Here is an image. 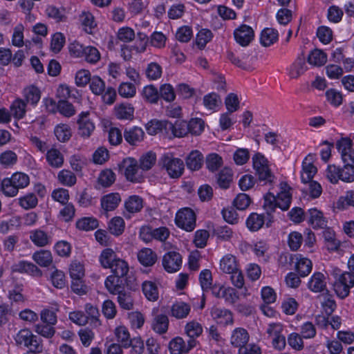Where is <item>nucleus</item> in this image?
I'll use <instances>...</instances> for the list:
<instances>
[{
    "instance_id": "f257e3e1",
    "label": "nucleus",
    "mask_w": 354,
    "mask_h": 354,
    "mask_svg": "<svg viewBox=\"0 0 354 354\" xmlns=\"http://www.w3.org/2000/svg\"><path fill=\"white\" fill-rule=\"evenodd\" d=\"M279 189L280 191L277 196L271 193L264 196L263 207L268 212H272L276 207L283 211L290 207L292 199L290 187L286 183L282 182L279 185Z\"/></svg>"
},
{
    "instance_id": "f03ea898",
    "label": "nucleus",
    "mask_w": 354,
    "mask_h": 354,
    "mask_svg": "<svg viewBox=\"0 0 354 354\" xmlns=\"http://www.w3.org/2000/svg\"><path fill=\"white\" fill-rule=\"evenodd\" d=\"M98 261L103 268L110 269L113 274L126 275L129 272L127 262L118 257L111 248H106L102 250L99 255Z\"/></svg>"
},
{
    "instance_id": "7ed1b4c3",
    "label": "nucleus",
    "mask_w": 354,
    "mask_h": 354,
    "mask_svg": "<svg viewBox=\"0 0 354 354\" xmlns=\"http://www.w3.org/2000/svg\"><path fill=\"white\" fill-rule=\"evenodd\" d=\"M332 275L334 277L333 286L336 295L340 299H345L354 286V275L349 272H342L337 268L333 270Z\"/></svg>"
},
{
    "instance_id": "20e7f679",
    "label": "nucleus",
    "mask_w": 354,
    "mask_h": 354,
    "mask_svg": "<svg viewBox=\"0 0 354 354\" xmlns=\"http://www.w3.org/2000/svg\"><path fill=\"white\" fill-rule=\"evenodd\" d=\"M158 164L161 169L165 171L172 178H179L184 171L183 161L169 153L162 156L159 159Z\"/></svg>"
},
{
    "instance_id": "39448f33",
    "label": "nucleus",
    "mask_w": 354,
    "mask_h": 354,
    "mask_svg": "<svg viewBox=\"0 0 354 354\" xmlns=\"http://www.w3.org/2000/svg\"><path fill=\"white\" fill-rule=\"evenodd\" d=\"M253 168L257 174L259 180L266 183H272L274 179L268 159L261 153H257L252 157Z\"/></svg>"
},
{
    "instance_id": "423d86ee",
    "label": "nucleus",
    "mask_w": 354,
    "mask_h": 354,
    "mask_svg": "<svg viewBox=\"0 0 354 354\" xmlns=\"http://www.w3.org/2000/svg\"><path fill=\"white\" fill-rule=\"evenodd\" d=\"M120 172L123 174L126 179L132 183H140L143 178L142 171H140L138 161L131 157L122 160L118 165Z\"/></svg>"
},
{
    "instance_id": "0eeeda50",
    "label": "nucleus",
    "mask_w": 354,
    "mask_h": 354,
    "mask_svg": "<svg viewBox=\"0 0 354 354\" xmlns=\"http://www.w3.org/2000/svg\"><path fill=\"white\" fill-rule=\"evenodd\" d=\"M283 326L279 322H272L268 324L266 333L271 340L272 347L278 351L285 348L286 341L283 335Z\"/></svg>"
},
{
    "instance_id": "6e6552de",
    "label": "nucleus",
    "mask_w": 354,
    "mask_h": 354,
    "mask_svg": "<svg viewBox=\"0 0 354 354\" xmlns=\"http://www.w3.org/2000/svg\"><path fill=\"white\" fill-rule=\"evenodd\" d=\"M196 220L194 212L189 207L182 208L178 210L175 217L176 225L187 232L194 230L196 227Z\"/></svg>"
},
{
    "instance_id": "1a4fd4ad",
    "label": "nucleus",
    "mask_w": 354,
    "mask_h": 354,
    "mask_svg": "<svg viewBox=\"0 0 354 354\" xmlns=\"http://www.w3.org/2000/svg\"><path fill=\"white\" fill-rule=\"evenodd\" d=\"M78 134L81 138L87 139L95 129V124L89 111L81 112L77 118Z\"/></svg>"
},
{
    "instance_id": "9d476101",
    "label": "nucleus",
    "mask_w": 354,
    "mask_h": 354,
    "mask_svg": "<svg viewBox=\"0 0 354 354\" xmlns=\"http://www.w3.org/2000/svg\"><path fill=\"white\" fill-rule=\"evenodd\" d=\"M197 341L189 339L185 342L181 337L172 338L169 342L168 348L170 354H187L196 346Z\"/></svg>"
},
{
    "instance_id": "9b49d317",
    "label": "nucleus",
    "mask_w": 354,
    "mask_h": 354,
    "mask_svg": "<svg viewBox=\"0 0 354 354\" xmlns=\"http://www.w3.org/2000/svg\"><path fill=\"white\" fill-rule=\"evenodd\" d=\"M182 265V257L176 252H169L162 257V266L169 273L178 271Z\"/></svg>"
},
{
    "instance_id": "f8f14e48",
    "label": "nucleus",
    "mask_w": 354,
    "mask_h": 354,
    "mask_svg": "<svg viewBox=\"0 0 354 354\" xmlns=\"http://www.w3.org/2000/svg\"><path fill=\"white\" fill-rule=\"evenodd\" d=\"M212 292L216 297L223 299L229 304H234L238 299L235 290L229 286L215 284L212 288Z\"/></svg>"
},
{
    "instance_id": "ddd939ff",
    "label": "nucleus",
    "mask_w": 354,
    "mask_h": 354,
    "mask_svg": "<svg viewBox=\"0 0 354 354\" xmlns=\"http://www.w3.org/2000/svg\"><path fill=\"white\" fill-rule=\"evenodd\" d=\"M15 342L19 345L25 347H30L38 351L39 344L37 341V337L28 329L20 330L15 337Z\"/></svg>"
},
{
    "instance_id": "4468645a",
    "label": "nucleus",
    "mask_w": 354,
    "mask_h": 354,
    "mask_svg": "<svg viewBox=\"0 0 354 354\" xmlns=\"http://www.w3.org/2000/svg\"><path fill=\"white\" fill-rule=\"evenodd\" d=\"M315 156L312 154L308 155L302 162V169L301 171V180L303 183H307L313 180L317 169L314 165Z\"/></svg>"
},
{
    "instance_id": "2eb2a0df",
    "label": "nucleus",
    "mask_w": 354,
    "mask_h": 354,
    "mask_svg": "<svg viewBox=\"0 0 354 354\" xmlns=\"http://www.w3.org/2000/svg\"><path fill=\"white\" fill-rule=\"evenodd\" d=\"M336 147L344 162L354 163V150L352 149V142L349 138H343L339 140L336 142Z\"/></svg>"
},
{
    "instance_id": "dca6fc26",
    "label": "nucleus",
    "mask_w": 354,
    "mask_h": 354,
    "mask_svg": "<svg viewBox=\"0 0 354 354\" xmlns=\"http://www.w3.org/2000/svg\"><path fill=\"white\" fill-rule=\"evenodd\" d=\"M235 40L242 46H248L254 39L253 29L245 24L240 26L234 31Z\"/></svg>"
},
{
    "instance_id": "f3484780",
    "label": "nucleus",
    "mask_w": 354,
    "mask_h": 354,
    "mask_svg": "<svg viewBox=\"0 0 354 354\" xmlns=\"http://www.w3.org/2000/svg\"><path fill=\"white\" fill-rule=\"evenodd\" d=\"M307 221L314 229L324 228L328 223L326 218L324 216L323 212L314 207L310 208L307 212Z\"/></svg>"
},
{
    "instance_id": "a211bd4d",
    "label": "nucleus",
    "mask_w": 354,
    "mask_h": 354,
    "mask_svg": "<svg viewBox=\"0 0 354 354\" xmlns=\"http://www.w3.org/2000/svg\"><path fill=\"white\" fill-rule=\"evenodd\" d=\"M250 340V335L247 330L243 328H234L230 336V344L234 347L239 350Z\"/></svg>"
},
{
    "instance_id": "6ab92c4d",
    "label": "nucleus",
    "mask_w": 354,
    "mask_h": 354,
    "mask_svg": "<svg viewBox=\"0 0 354 354\" xmlns=\"http://www.w3.org/2000/svg\"><path fill=\"white\" fill-rule=\"evenodd\" d=\"M326 277L320 272H315L309 279L307 287L313 292H321L326 289Z\"/></svg>"
},
{
    "instance_id": "aec40b11",
    "label": "nucleus",
    "mask_w": 354,
    "mask_h": 354,
    "mask_svg": "<svg viewBox=\"0 0 354 354\" xmlns=\"http://www.w3.org/2000/svg\"><path fill=\"white\" fill-rule=\"evenodd\" d=\"M12 270L21 273H27L33 277H40L42 276V271L34 263L20 261L12 266Z\"/></svg>"
},
{
    "instance_id": "412c9836",
    "label": "nucleus",
    "mask_w": 354,
    "mask_h": 354,
    "mask_svg": "<svg viewBox=\"0 0 354 354\" xmlns=\"http://www.w3.org/2000/svg\"><path fill=\"white\" fill-rule=\"evenodd\" d=\"M82 29L87 34H93L97 27V23L91 12L83 10L78 17Z\"/></svg>"
},
{
    "instance_id": "4be33fe9",
    "label": "nucleus",
    "mask_w": 354,
    "mask_h": 354,
    "mask_svg": "<svg viewBox=\"0 0 354 354\" xmlns=\"http://www.w3.org/2000/svg\"><path fill=\"white\" fill-rule=\"evenodd\" d=\"M219 269L223 272L229 274L237 272L239 265L236 257L231 254L224 255L220 260Z\"/></svg>"
},
{
    "instance_id": "5701e85b",
    "label": "nucleus",
    "mask_w": 354,
    "mask_h": 354,
    "mask_svg": "<svg viewBox=\"0 0 354 354\" xmlns=\"http://www.w3.org/2000/svg\"><path fill=\"white\" fill-rule=\"evenodd\" d=\"M142 292L145 298L149 301L155 302L159 299V290L156 281L146 280L142 283Z\"/></svg>"
},
{
    "instance_id": "b1692460",
    "label": "nucleus",
    "mask_w": 354,
    "mask_h": 354,
    "mask_svg": "<svg viewBox=\"0 0 354 354\" xmlns=\"http://www.w3.org/2000/svg\"><path fill=\"white\" fill-rule=\"evenodd\" d=\"M121 202L119 193H109L103 196L100 200L102 208L106 212L113 211L118 207Z\"/></svg>"
},
{
    "instance_id": "393cba45",
    "label": "nucleus",
    "mask_w": 354,
    "mask_h": 354,
    "mask_svg": "<svg viewBox=\"0 0 354 354\" xmlns=\"http://www.w3.org/2000/svg\"><path fill=\"white\" fill-rule=\"evenodd\" d=\"M139 263L145 267H151L157 261V254L151 248H143L137 253Z\"/></svg>"
},
{
    "instance_id": "a878e982",
    "label": "nucleus",
    "mask_w": 354,
    "mask_h": 354,
    "mask_svg": "<svg viewBox=\"0 0 354 354\" xmlns=\"http://www.w3.org/2000/svg\"><path fill=\"white\" fill-rule=\"evenodd\" d=\"M294 259L295 269L301 277H306L311 272L313 263L309 259L301 254H296Z\"/></svg>"
},
{
    "instance_id": "bb28decb",
    "label": "nucleus",
    "mask_w": 354,
    "mask_h": 354,
    "mask_svg": "<svg viewBox=\"0 0 354 354\" xmlns=\"http://www.w3.org/2000/svg\"><path fill=\"white\" fill-rule=\"evenodd\" d=\"M125 275L113 274L109 275L104 281V286L109 293L116 295L122 289L121 278Z\"/></svg>"
},
{
    "instance_id": "cd10ccee",
    "label": "nucleus",
    "mask_w": 354,
    "mask_h": 354,
    "mask_svg": "<svg viewBox=\"0 0 354 354\" xmlns=\"http://www.w3.org/2000/svg\"><path fill=\"white\" fill-rule=\"evenodd\" d=\"M145 132L140 127H133L124 132L125 140L131 145H136L144 139Z\"/></svg>"
},
{
    "instance_id": "c85d7f7f",
    "label": "nucleus",
    "mask_w": 354,
    "mask_h": 354,
    "mask_svg": "<svg viewBox=\"0 0 354 354\" xmlns=\"http://www.w3.org/2000/svg\"><path fill=\"white\" fill-rule=\"evenodd\" d=\"M46 159L48 165L54 168L61 167L64 161L63 154L56 147H52L47 150Z\"/></svg>"
},
{
    "instance_id": "c756f323",
    "label": "nucleus",
    "mask_w": 354,
    "mask_h": 354,
    "mask_svg": "<svg viewBox=\"0 0 354 354\" xmlns=\"http://www.w3.org/2000/svg\"><path fill=\"white\" fill-rule=\"evenodd\" d=\"M32 260L40 267L50 266L53 261V255L49 250H40L32 254Z\"/></svg>"
},
{
    "instance_id": "7c9ffc66",
    "label": "nucleus",
    "mask_w": 354,
    "mask_h": 354,
    "mask_svg": "<svg viewBox=\"0 0 354 354\" xmlns=\"http://www.w3.org/2000/svg\"><path fill=\"white\" fill-rule=\"evenodd\" d=\"M324 245L327 250L335 251L340 246V241L336 238L335 232L330 228H326L322 232Z\"/></svg>"
},
{
    "instance_id": "2f4dec72",
    "label": "nucleus",
    "mask_w": 354,
    "mask_h": 354,
    "mask_svg": "<svg viewBox=\"0 0 354 354\" xmlns=\"http://www.w3.org/2000/svg\"><path fill=\"white\" fill-rule=\"evenodd\" d=\"M211 316L221 324L227 325L233 322L231 312L226 309L213 308L211 310Z\"/></svg>"
},
{
    "instance_id": "473e14b6",
    "label": "nucleus",
    "mask_w": 354,
    "mask_h": 354,
    "mask_svg": "<svg viewBox=\"0 0 354 354\" xmlns=\"http://www.w3.org/2000/svg\"><path fill=\"white\" fill-rule=\"evenodd\" d=\"M190 311L191 306L184 301H176L171 307V315L178 319L186 318Z\"/></svg>"
},
{
    "instance_id": "72a5a7b5",
    "label": "nucleus",
    "mask_w": 354,
    "mask_h": 354,
    "mask_svg": "<svg viewBox=\"0 0 354 354\" xmlns=\"http://www.w3.org/2000/svg\"><path fill=\"white\" fill-rule=\"evenodd\" d=\"M116 118L120 120H131L134 115V108L129 103H121L114 107Z\"/></svg>"
},
{
    "instance_id": "f704fd0d",
    "label": "nucleus",
    "mask_w": 354,
    "mask_h": 354,
    "mask_svg": "<svg viewBox=\"0 0 354 354\" xmlns=\"http://www.w3.org/2000/svg\"><path fill=\"white\" fill-rule=\"evenodd\" d=\"M30 239L38 247H44L51 242L50 236L44 231L37 229L30 232Z\"/></svg>"
},
{
    "instance_id": "c9c22d12",
    "label": "nucleus",
    "mask_w": 354,
    "mask_h": 354,
    "mask_svg": "<svg viewBox=\"0 0 354 354\" xmlns=\"http://www.w3.org/2000/svg\"><path fill=\"white\" fill-rule=\"evenodd\" d=\"M49 281L57 289H63L67 285L66 277L64 271L55 268L49 275Z\"/></svg>"
},
{
    "instance_id": "e433bc0d",
    "label": "nucleus",
    "mask_w": 354,
    "mask_h": 354,
    "mask_svg": "<svg viewBox=\"0 0 354 354\" xmlns=\"http://www.w3.org/2000/svg\"><path fill=\"white\" fill-rule=\"evenodd\" d=\"M0 191L5 196L12 198L16 196L19 190L10 176L2 179L0 184Z\"/></svg>"
},
{
    "instance_id": "4c0bfd02",
    "label": "nucleus",
    "mask_w": 354,
    "mask_h": 354,
    "mask_svg": "<svg viewBox=\"0 0 354 354\" xmlns=\"http://www.w3.org/2000/svg\"><path fill=\"white\" fill-rule=\"evenodd\" d=\"M203 331L202 325L195 320L187 322L184 327V333L189 339L196 340V338L202 335Z\"/></svg>"
},
{
    "instance_id": "58836bf2",
    "label": "nucleus",
    "mask_w": 354,
    "mask_h": 354,
    "mask_svg": "<svg viewBox=\"0 0 354 354\" xmlns=\"http://www.w3.org/2000/svg\"><path fill=\"white\" fill-rule=\"evenodd\" d=\"M23 95L27 103L36 106L41 99V91L37 87L30 85L24 88Z\"/></svg>"
},
{
    "instance_id": "ea45409f",
    "label": "nucleus",
    "mask_w": 354,
    "mask_h": 354,
    "mask_svg": "<svg viewBox=\"0 0 354 354\" xmlns=\"http://www.w3.org/2000/svg\"><path fill=\"white\" fill-rule=\"evenodd\" d=\"M203 163V156L198 150L192 151L190 152L186 159V164L188 169L190 170L199 169Z\"/></svg>"
},
{
    "instance_id": "a19ab883",
    "label": "nucleus",
    "mask_w": 354,
    "mask_h": 354,
    "mask_svg": "<svg viewBox=\"0 0 354 354\" xmlns=\"http://www.w3.org/2000/svg\"><path fill=\"white\" fill-rule=\"evenodd\" d=\"M279 34L277 30L267 28L262 30L260 36L261 44L266 47L270 46L277 41Z\"/></svg>"
},
{
    "instance_id": "79ce46f5",
    "label": "nucleus",
    "mask_w": 354,
    "mask_h": 354,
    "mask_svg": "<svg viewBox=\"0 0 354 354\" xmlns=\"http://www.w3.org/2000/svg\"><path fill=\"white\" fill-rule=\"evenodd\" d=\"M327 62V55L322 50L314 49L308 56V62L314 66H321Z\"/></svg>"
},
{
    "instance_id": "37998d69",
    "label": "nucleus",
    "mask_w": 354,
    "mask_h": 354,
    "mask_svg": "<svg viewBox=\"0 0 354 354\" xmlns=\"http://www.w3.org/2000/svg\"><path fill=\"white\" fill-rule=\"evenodd\" d=\"M203 103L207 110L217 111L221 104V99L216 93H210L203 97Z\"/></svg>"
},
{
    "instance_id": "c03bdc74",
    "label": "nucleus",
    "mask_w": 354,
    "mask_h": 354,
    "mask_svg": "<svg viewBox=\"0 0 354 354\" xmlns=\"http://www.w3.org/2000/svg\"><path fill=\"white\" fill-rule=\"evenodd\" d=\"M169 319L165 315H156L151 324L153 330L159 334H164L168 330Z\"/></svg>"
},
{
    "instance_id": "a18cd8bd",
    "label": "nucleus",
    "mask_w": 354,
    "mask_h": 354,
    "mask_svg": "<svg viewBox=\"0 0 354 354\" xmlns=\"http://www.w3.org/2000/svg\"><path fill=\"white\" fill-rule=\"evenodd\" d=\"M68 273L71 279H84L85 276L84 265L77 261H73L68 267Z\"/></svg>"
},
{
    "instance_id": "49530a36",
    "label": "nucleus",
    "mask_w": 354,
    "mask_h": 354,
    "mask_svg": "<svg viewBox=\"0 0 354 354\" xmlns=\"http://www.w3.org/2000/svg\"><path fill=\"white\" fill-rule=\"evenodd\" d=\"M24 30L25 26L23 24L19 23L14 26L11 37L12 44L14 46L20 48L24 44Z\"/></svg>"
},
{
    "instance_id": "de8ad7c7",
    "label": "nucleus",
    "mask_w": 354,
    "mask_h": 354,
    "mask_svg": "<svg viewBox=\"0 0 354 354\" xmlns=\"http://www.w3.org/2000/svg\"><path fill=\"white\" fill-rule=\"evenodd\" d=\"M54 133L59 142H65L71 138L72 131L68 124L60 123L55 126Z\"/></svg>"
},
{
    "instance_id": "09e8293b",
    "label": "nucleus",
    "mask_w": 354,
    "mask_h": 354,
    "mask_svg": "<svg viewBox=\"0 0 354 354\" xmlns=\"http://www.w3.org/2000/svg\"><path fill=\"white\" fill-rule=\"evenodd\" d=\"M265 223L263 215L252 213L246 220V225L249 230L256 232L260 230Z\"/></svg>"
},
{
    "instance_id": "8fccbe9b",
    "label": "nucleus",
    "mask_w": 354,
    "mask_h": 354,
    "mask_svg": "<svg viewBox=\"0 0 354 354\" xmlns=\"http://www.w3.org/2000/svg\"><path fill=\"white\" fill-rule=\"evenodd\" d=\"M66 42L64 35L57 32L51 35L50 41V50L53 53H58L61 51Z\"/></svg>"
},
{
    "instance_id": "3c124183",
    "label": "nucleus",
    "mask_w": 354,
    "mask_h": 354,
    "mask_svg": "<svg viewBox=\"0 0 354 354\" xmlns=\"http://www.w3.org/2000/svg\"><path fill=\"white\" fill-rule=\"evenodd\" d=\"M125 209L130 213L140 212L143 207L142 198L138 196H129L124 203Z\"/></svg>"
},
{
    "instance_id": "603ef678",
    "label": "nucleus",
    "mask_w": 354,
    "mask_h": 354,
    "mask_svg": "<svg viewBox=\"0 0 354 354\" xmlns=\"http://www.w3.org/2000/svg\"><path fill=\"white\" fill-rule=\"evenodd\" d=\"M306 70L304 59H298L289 67L288 75L291 78L295 79L304 74Z\"/></svg>"
},
{
    "instance_id": "864d4df0",
    "label": "nucleus",
    "mask_w": 354,
    "mask_h": 354,
    "mask_svg": "<svg viewBox=\"0 0 354 354\" xmlns=\"http://www.w3.org/2000/svg\"><path fill=\"white\" fill-rule=\"evenodd\" d=\"M124 219L120 216H115L109 222L108 229L111 234L119 236L124 232Z\"/></svg>"
},
{
    "instance_id": "5fc2aeb1",
    "label": "nucleus",
    "mask_w": 354,
    "mask_h": 354,
    "mask_svg": "<svg viewBox=\"0 0 354 354\" xmlns=\"http://www.w3.org/2000/svg\"><path fill=\"white\" fill-rule=\"evenodd\" d=\"M349 206L354 207V191H348L344 196H340L335 203V208L338 210L346 209Z\"/></svg>"
},
{
    "instance_id": "6e6d98bb",
    "label": "nucleus",
    "mask_w": 354,
    "mask_h": 354,
    "mask_svg": "<svg viewBox=\"0 0 354 354\" xmlns=\"http://www.w3.org/2000/svg\"><path fill=\"white\" fill-rule=\"evenodd\" d=\"M59 183L64 186L72 187L77 181L75 175L68 169H62L57 174Z\"/></svg>"
},
{
    "instance_id": "4d7b16f0",
    "label": "nucleus",
    "mask_w": 354,
    "mask_h": 354,
    "mask_svg": "<svg viewBox=\"0 0 354 354\" xmlns=\"http://www.w3.org/2000/svg\"><path fill=\"white\" fill-rule=\"evenodd\" d=\"M156 162V155L152 151L144 153L139 160V167L142 171H148L152 168Z\"/></svg>"
},
{
    "instance_id": "13d9d810",
    "label": "nucleus",
    "mask_w": 354,
    "mask_h": 354,
    "mask_svg": "<svg viewBox=\"0 0 354 354\" xmlns=\"http://www.w3.org/2000/svg\"><path fill=\"white\" fill-rule=\"evenodd\" d=\"M26 103L20 98H17L13 101L10 106L11 114L17 119L24 118L26 114Z\"/></svg>"
},
{
    "instance_id": "bf43d9fd",
    "label": "nucleus",
    "mask_w": 354,
    "mask_h": 354,
    "mask_svg": "<svg viewBox=\"0 0 354 354\" xmlns=\"http://www.w3.org/2000/svg\"><path fill=\"white\" fill-rule=\"evenodd\" d=\"M168 128L171 129L174 136L181 138L189 133L188 123L184 120L176 121L174 124L168 122Z\"/></svg>"
},
{
    "instance_id": "052dcab7",
    "label": "nucleus",
    "mask_w": 354,
    "mask_h": 354,
    "mask_svg": "<svg viewBox=\"0 0 354 354\" xmlns=\"http://www.w3.org/2000/svg\"><path fill=\"white\" fill-rule=\"evenodd\" d=\"M115 335L117 341L119 342L121 345L124 347H129L131 344L130 334L128 329L124 326H120L115 330Z\"/></svg>"
},
{
    "instance_id": "680f3d73",
    "label": "nucleus",
    "mask_w": 354,
    "mask_h": 354,
    "mask_svg": "<svg viewBox=\"0 0 354 354\" xmlns=\"http://www.w3.org/2000/svg\"><path fill=\"white\" fill-rule=\"evenodd\" d=\"M232 171L229 168H224L218 174L217 183L222 189H227L232 181Z\"/></svg>"
},
{
    "instance_id": "e2e57ef3",
    "label": "nucleus",
    "mask_w": 354,
    "mask_h": 354,
    "mask_svg": "<svg viewBox=\"0 0 354 354\" xmlns=\"http://www.w3.org/2000/svg\"><path fill=\"white\" fill-rule=\"evenodd\" d=\"M115 180V175L111 169L102 170L97 178L98 183L103 187H110Z\"/></svg>"
},
{
    "instance_id": "0e129e2a",
    "label": "nucleus",
    "mask_w": 354,
    "mask_h": 354,
    "mask_svg": "<svg viewBox=\"0 0 354 354\" xmlns=\"http://www.w3.org/2000/svg\"><path fill=\"white\" fill-rule=\"evenodd\" d=\"M118 93L124 98L133 97L136 94V84L127 82H122L118 86Z\"/></svg>"
},
{
    "instance_id": "69168bd1",
    "label": "nucleus",
    "mask_w": 354,
    "mask_h": 354,
    "mask_svg": "<svg viewBox=\"0 0 354 354\" xmlns=\"http://www.w3.org/2000/svg\"><path fill=\"white\" fill-rule=\"evenodd\" d=\"M98 221L93 217H84L76 222V227L81 230L90 231L97 228Z\"/></svg>"
},
{
    "instance_id": "338daca9",
    "label": "nucleus",
    "mask_w": 354,
    "mask_h": 354,
    "mask_svg": "<svg viewBox=\"0 0 354 354\" xmlns=\"http://www.w3.org/2000/svg\"><path fill=\"white\" fill-rule=\"evenodd\" d=\"M19 205L24 209H29L35 207L38 200L34 194H27L18 198Z\"/></svg>"
},
{
    "instance_id": "774afa93",
    "label": "nucleus",
    "mask_w": 354,
    "mask_h": 354,
    "mask_svg": "<svg viewBox=\"0 0 354 354\" xmlns=\"http://www.w3.org/2000/svg\"><path fill=\"white\" fill-rule=\"evenodd\" d=\"M61 115L66 118H71L76 113L74 106L67 100H59L58 101V110Z\"/></svg>"
}]
</instances>
